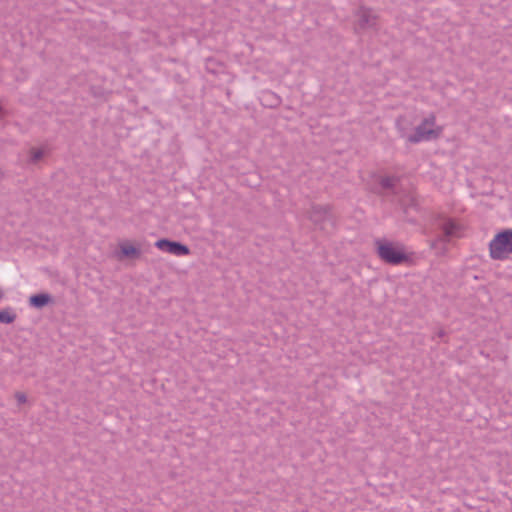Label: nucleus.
I'll use <instances>...</instances> for the list:
<instances>
[{
  "instance_id": "nucleus-1",
  "label": "nucleus",
  "mask_w": 512,
  "mask_h": 512,
  "mask_svg": "<svg viewBox=\"0 0 512 512\" xmlns=\"http://www.w3.org/2000/svg\"><path fill=\"white\" fill-rule=\"evenodd\" d=\"M403 119L397 121V126L402 132V136L405 137L409 142L418 143L422 141H429L437 138L442 133V127L436 125L435 117L430 115L425 118L420 125L417 126L416 130L412 134H406L402 126Z\"/></svg>"
},
{
  "instance_id": "nucleus-2",
  "label": "nucleus",
  "mask_w": 512,
  "mask_h": 512,
  "mask_svg": "<svg viewBox=\"0 0 512 512\" xmlns=\"http://www.w3.org/2000/svg\"><path fill=\"white\" fill-rule=\"evenodd\" d=\"M490 256L494 260H505L512 254V229L499 232L489 243Z\"/></svg>"
},
{
  "instance_id": "nucleus-3",
  "label": "nucleus",
  "mask_w": 512,
  "mask_h": 512,
  "mask_svg": "<svg viewBox=\"0 0 512 512\" xmlns=\"http://www.w3.org/2000/svg\"><path fill=\"white\" fill-rule=\"evenodd\" d=\"M378 254L382 260L390 264H400L407 259L402 246L388 241L377 242Z\"/></svg>"
},
{
  "instance_id": "nucleus-4",
  "label": "nucleus",
  "mask_w": 512,
  "mask_h": 512,
  "mask_svg": "<svg viewBox=\"0 0 512 512\" xmlns=\"http://www.w3.org/2000/svg\"><path fill=\"white\" fill-rule=\"evenodd\" d=\"M155 246L161 251L167 252L176 256H184L189 254V248L179 242L169 241L167 239H160L155 243Z\"/></svg>"
},
{
  "instance_id": "nucleus-5",
  "label": "nucleus",
  "mask_w": 512,
  "mask_h": 512,
  "mask_svg": "<svg viewBox=\"0 0 512 512\" xmlns=\"http://www.w3.org/2000/svg\"><path fill=\"white\" fill-rule=\"evenodd\" d=\"M442 229L446 237H461L463 234V227L452 219H448L443 223Z\"/></svg>"
},
{
  "instance_id": "nucleus-6",
  "label": "nucleus",
  "mask_w": 512,
  "mask_h": 512,
  "mask_svg": "<svg viewBox=\"0 0 512 512\" xmlns=\"http://www.w3.org/2000/svg\"><path fill=\"white\" fill-rule=\"evenodd\" d=\"M120 252L122 257H137L139 255V250L130 242H121L119 244Z\"/></svg>"
},
{
  "instance_id": "nucleus-7",
  "label": "nucleus",
  "mask_w": 512,
  "mask_h": 512,
  "mask_svg": "<svg viewBox=\"0 0 512 512\" xmlns=\"http://www.w3.org/2000/svg\"><path fill=\"white\" fill-rule=\"evenodd\" d=\"M51 300L48 294H36L29 298V303L35 308H42L47 305Z\"/></svg>"
},
{
  "instance_id": "nucleus-8",
  "label": "nucleus",
  "mask_w": 512,
  "mask_h": 512,
  "mask_svg": "<svg viewBox=\"0 0 512 512\" xmlns=\"http://www.w3.org/2000/svg\"><path fill=\"white\" fill-rule=\"evenodd\" d=\"M16 319V314L10 308L0 311V322L10 324Z\"/></svg>"
},
{
  "instance_id": "nucleus-9",
  "label": "nucleus",
  "mask_w": 512,
  "mask_h": 512,
  "mask_svg": "<svg viewBox=\"0 0 512 512\" xmlns=\"http://www.w3.org/2000/svg\"><path fill=\"white\" fill-rule=\"evenodd\" d=\"M15 398L18 401L19 404H23L26 402L27 398L24 393L18 392L15 394Z\"/></svg>"
},
{
  "instance_id": "nucleus-10",
  "label": "nucleus",
  "mask_w": 512,
  "mask_h": 512,
  "mask_svg": "<svg viewBox=\"0 0 512 512\" xmlns=\"http://www.w3.org/2000/svg\"><path fill=\"white\" fill-rule=\"evenodd\" d=\"M393 179L392 178H384L382 179V186L385 187V188H389V187H392L393 186Z\"/></svg>"
},
{
  "instance_id": "nucleus-11",
  "label": "nucleus",
  "mask_w": 512,
  "mask_h": 512,
  "mask_svg": "<svg viewBox=\"0 0 512 512\" xmlns=\"http://www.w3.org/2000/svg\"><path fill=\"white\" fill-rule=\"evenodd\" d=\"M42 151L41 150H35L33 153H32V160L33 161H37L39 160L41 157H42Z\"/></svg>"
},
{
  "instance_id": "nucleus-12",
  "label": "nucleus",
  "mask_w": 512,
  "mask_h": 512,
  "mask_svg": "<svg viewBox=\"0 0 512 512\" xmlns=\"http://www.w3.org/2000/svg\"><path fill=\"white\" fill-rule=\"evenodd\" d=\"M273 98V101L271 104H276L278 102V99L272 94V93H265L263 95V98Z\"/></svg>"
}]
</instances>
